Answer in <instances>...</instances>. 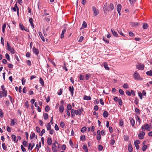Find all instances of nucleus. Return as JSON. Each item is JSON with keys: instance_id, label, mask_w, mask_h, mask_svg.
<instances>
[{"instance_id": "obj_1", "label": "nucleus", "mask_w": 152, "mask_h": 152, "mask_svg": "<svg viewBox=\"0 0 152 152\" xmlns=\"http://www.w3.org/2000/svg\"><path fill=\"white\" fill-rule=\"evenodd\" d=\"M114 8V5L112 3L110 4V5L108 7L107 3H106L105 4L103 7V9L105 11L110 12L113 10Z\"/></svg>"}, {"instance_id": "obj_2", "label": "nucleus", "mask_w": 152, "mask_h": 152, "mask_svg": "<svg viewBox=\"0 0 152 152\" xmlns=\"http://www.w3.org/2000/svg\"><path fill=\"white\" fill-rule=\"evenodd\" d=\"M151 128V126H150L148 124H146L144 126H142L141 127L142 130L144 131L146 130L148 131H150Z\"/></svg>"}, {"instance_id": "obj_3", "label": "nucleus", "mask_w": 152, "mask_h": 152, "mask_svg": "<svg viewBox=\"0 0 152 152\" xmlns=\"http://www.w3.org/2000/svg\"><path fill=\"white\" fill-rule=\"evenodd\" d=\"M6 47H7V49L8 50L10 51L12 54H14L15 53V51L14 49L13 48H12L10 45L9 43L8 42H7V46Z\"/></svg>"}, {"instance_id": "obj_4", "label": "nucleus", "mask_w": 152, "mask_h": 152, "mask_svg": "<svg viewBox=\"0 0 152 152\" xmlns=\"http://www.w3.org/2000/svg\"><path fill=\"white\" fill-rule=\"evenodd\" d=\"M133 77L135 80H136L141 79L139 74L137 71H135L133 74Z\"/></svg>"}, {"instance_id": "obj_5", "label": "nucleus", "mask_w": 152, "mask_h": 152, "mask_svg": "<svg viewBox=\"0 0 152 152\" xmlns=\"http://www.w3.org/2000/svg\"><path fill=\"white\" fill-rule=\"evenodd\" d=\"M52 149L53 152H58V148L57 146L55 143L52 144Z\"/></svg>"}, {"instance_id": "obj_6", "label": "nucleus", "mask_w": 152, "mask_h": 152, "mask_svg": "<svg viewBox=\"0 0 152 152\" xmlns=\"http://www.w3.org/2000/svg\"><path fill=\"white\" fill-rule=\"evenodd\" d=\"M92 9L94 12V15L95 16H96L99 14V12L98 10L95 7L93 6Z\"/></svg>"}, {"instance_id": "obj_7", "label": "nucleus", "mask_w": 152, "mask_h": 152, "mask_svg": "<svg viewBox=\"0 0 152 152\" xmlns=\"http://www.w3.org/2000/svg\"><path fill=\"white\" fill-rule=\"evenodd\" d=\"M136 68L139 70H143L144 68V66L142 64H138L136 65Z\"/></svg>"}, {"instance_id": "obj_8", "label": "nucleus", "mask_w": 152, "mask_h": 152, "mask_svg": "<svg viewBox=\"0 0 152 152\" xmlns=\"http://www.w3.org/2000/svg\"><path fill=\"white\" fill-rule=\"evenodd\" d=\"M7 91L6 90L0 91V97H2L4 96H6L7 95Z\"/></svg>"}, {"instance_id": "obj_9", "label": "nucleus", "mask_w": 152, "mask_h": 152, "mask_svg": "<svg viewBox=\"0 0 152 152\" xmlns=\"http://www.w3.org/2000/svg\"><path fill=\"white\" fill-rule=\"evenodd\" d=\"M140 143V141L138 140H137L134 142V145L137 150H138L139 148V146L138 144Z\"/></svg>"}, {"instance_id": "obj_10", "label": "nucleus", "mask_w": 152, "mask_h": 152, "mask_svg": "<svg viewBox=\"0 0 152 152\" xmlns=\"http://www.w3.org/2000/svg\"><path fill=\"white\" fill-rule=\"evenodd\" d=\"M32 49L34 53L37 56L39 54V53L38 49H37L34 47H33Z\"/></svg>"}, {"instance_id": "obj_11", "label": "nucleus", "mask_w": 152, "mask_h": 152, "mask_svg": "<svg viewBox=\"0 0 152 152\" xmlns=\"http://www.w3.org/2000/svg\"><path fill=\"white\" fill-rule=\"evenodd\" d=\"M14 12H16L17 10V13L18 14L19 13V9L18 7L17 6V4H16L14 7L12 8Z\"/></svg>"}, {"instance_id": "obj_12", "label": "nucleus", "mask_w": 152, "mask_h": 152, "mask_svg": "<svg viewBox=\"0 0 152 152\" xmlns=\"http://www.w3.org/2000/svg\"><path fill=\"white\" fill-rule=\"evenodd\" d=\"M145 132H143L140 133L138 135V137L139 139H142L144 137V136L145 135Z\"/></svg>"}, {"instance_id": "obj_13", "label": "nucleus", "mask_w": 152, "mask_h": 152, "mask_svg": "<svg viewBox=\"0 0 152 152\" xmlns=\"http://www.w3.org/2000/svg\"><path fill=\"white\" fill-rule=\"evenodd\" d=\"M69 91H70L72 96H73L74 94V88L73 86H69Z\"/></svg>"}, {"instance_id": "obj_14", "label": "nucleus", "mask_w": 152, "mask_h": 152, "mask_svg": "<svg viewBox=\"0 0 152 152\" xmlns=\"http://www.w3.org/2000/svg\"><path fill=\"white\" fill-rule=\"evenodd\" d=\"M129 120L131 124L132 127H134L135 124L134 120L132 118H130Z\"/></svg>"}, {"instance_id": "obj_15", "label": "nucleus", "mask_w": 152, "mask_h": 152, "mask_svg": "<svg viewBox=\"0 0 152 152\" xmlns=\"http://www.w3.org/2000/svg\"><path fill=\"white\" fill-rule=\"evenodd\" d=\"M66 31V28H65L63 30L62 33H61V37H60V38L61 39H62L64 38V34L65 33Z\"/></svg>"}, {"instance_id": "obj_16", "label": "nucleus", "mask_w": 152, "mask_h": 152, "mask_svg": "<svg viewBox=\"0 0 152 152\" xmlns=\"http://www.w3.org/2000/svg\"><path fill=\"white\" fill-rule=\"evenodd\" d=\"M82 113V111L80 109H79L77 110H75V114L76 115H80Z\"/></svg>"}, {"instance_id": "obj_17", "label": "nucleus", "mask_w": 152, "mask_h": 152, "mask_svg": "<svg viewBox=\"0 0 152 152\" xmlns=\"http://www.w3.org/2000/svg\"><path fill=\"white\" fill-rule=\"evenodd\" d=\"M36 137V138L37 139V136H35V134L34 132L31 133L30 135V137L31 139H32L33 138H34Z\"/></svg>"}, {"instance_id": "obj_18", "label": "nucleus", "mask_w": 152, "mask_h": 152, "mask_svg": "<svg viewBox=\"0 0 152 152\" xmlns=\"http://www.w3.org/2000/svg\"><path fill=\"white\" fill-rule=\"evenodd\" d=\"M111 31L115 37H117L118 34L113 29H111Z\"/></svg>"}, {"instance_id": "obj_19", "label": "nucleus", "mask_w": 152, "mask_h": 152, "mask_svg": "<svg viewBox=\"0 0 152 152\" xmlns=\"http://www.w3.org/2000/svg\"><path fill=\"white\" fill-rule=\"evenodd\" d=\"M128 150L129 152H132L133 151V148L131 144H129L128 145Z\"/></svg>"}, {"instance_id": "obj_20", "label": "nucleus", "mask_w": 152, "mask_h": 152, "mask_svg": "<svg viewBox=\"0 0 152 152\" xmlns=\"http://www.w3.org/2000/svg\"><path fill=\"white\" fill-rule=\"evenodd\" d=\"M47 142L48 144L49 145H51L52 142V140L51 139L50 137H48L47 140Z\"/></svg>"}, {"instance_id": "obj_21", "label": "nucleus", "mask_w": 152, "mask_h": 152, "mask_svg": "<svg viewBox=\"0 0 152 152\" xmlns=\"http://www.w3.org/2000/svg\"><path fill=\"white\" fill-rule=\"evenodd\" d=\"M12 139L13 141H14L15 142H17V140H16V137L15 135L14 134H12L11 135Z\"/></svg>"}, {"instance_id": "obj_22", "label": "nucleus", "mask_w": 152, "mask_h": 152, "mask_svg": "<svg viewBox=\"0 0 152 152\" xmlns=\"http://www.w3.org/2000/svg\"><path fill=\"white\" fill-rule=\"evenodd\" d=\"M87 26V24L86 22L83 21L82 25V27L80 29H83L86 28Z\"/></svg>"}, {"instance_id": "obj_23", "label": "nucleus", "mask_w": 152, "mask_h": 152, "mask_svg": "<svg viewBox=\"0 0 152 152\" xmlns=\"http://www.w3.org/2000/svg\"><path fill=\"white\" fill-rule=\"evenodd\" d=\"M60 113H62L64 110V107L63 105H61L59 108Z\"/></svg>"}, {"instance_id": "obj_24", "label": "nucleus", "mask_w": 152, "mask_h": 152, "mask_svg": "<svg viewBox=\"0 0 152 152\" xmlns=\"http://www.w3.org/2000/svg\"><path fill=\"white\" fill-rule=\"evenodd\" d=\"M84 100H89L91 99V98L90 96H88L86 95H85L83 97Z\"/></svg>"}, {"instance_id": "obj_25", "label": "nucleus", "mask_w": 152, "mask_h": 152, "mask_svg": "<svg viewBox=\"0 0 152 152\" xmlns=\"http://www.w3.org/2000/svg\"><path fill=\"white\" fill-rule=\"evenodd\" d=\"M47 130H49L51 129V126L50 123H48L46 125Z\"/></svg>"}, {"instance_id": "obj_26", "label": "nucleus", "mask_w": 152, "mask_h": 152, "mask_svg": "<svg viewBox=\"0 0 152 152\" xmlns=\"http://www.w3.org/2000/svg\"><path fill=\"white\" fill-rule=\"evenodd\" d=\"M38 33H39V34L40 37H41V39H42V40L43 42H45V39L43 37V36H42V33L40 32L39 31Z\"/></svg>"}, {"instance_id": "obj_27", "label": "nucleus", "mask_w": 152, "mask_h": 152, "mask_svg": "<svg viewBox=\"0 0 152 152\" xmlns=\"http://www.w3.org/2000/svg\"><path fill=\"white\" fill-rule=\"evenodd\" d=\"M15 119H11L10 121V125L12 126H13L15 124Z\"/></svg>"}, {"instance_id": "obj_28", "label": "nucleus", "mask_w": 152, "mask_h": 152, "mask_svg": "<svg viewBox=\"0 0 152 152\" xmlns=\"http://www.w3.org/2000/svg\"><path fill=\"white\" fill-rule=\"evenodd\" d=\"M103 64L104 65V67L105 68V69H106V70H109V68L108 66L107 63L105 62H104L103 63Z\"/></svg>"}, {"instance_id": "obj_29", "label": "nucleus", "mask_w": 152, "mask_h": 152, "mask_svg": "<svg viewBox=\"0 0 152 152\" xmlns=\"http://www.w3.org/2000/svg\"><path fill=\"white\" fill-rule=\"evenodd\" d=\"M39 83L41 84L42 86H43L44 85V82L43 79L41 77L39 78Z\"/></svg>"}, {"instance_id": "obj_30", "label": "nucleus", "mask_w": 152, "mask_h": 152, "mask_svg": "<svg viewBox=\"0 0 152 152\" xmlns=\"http://www.w3.org/2000/svg\"><path fill=\"white\" fill-rule=\"evenodd\" d=\"M29 21L30 23L31 26L33 28L34 27V25L33 23V19L32 18H31L29 19Z\"/></svg>"}, {"instance_id": "obj_31", "label": "nucleus", "mask_w": 152, "mask_h": 152, "mask_svg": "<svg viewBox=\"0 0 152 152\" xmlns=\"http://www.w3.org/2000/svg\"><path fill=\"white\" fill-rule=\"evenodd\" d=\"M83 148L85 152H87L88 151V149L87 145H83Z\"/></svg>"}, {"instance_id": "obj_32", "label": "nucleus", "mask_w": 152, "mask_h": 152, "mask_svg": "<svg viewBox=\"0 0 152 152\" xmlns=\"http://www.w3.org/2000/svg\"><path fill=\"white\" fill-rule=\"evenodd\" d=\"M146 74L148 76H152V71L150 70V71H147L146 72Z\"/></svg>"}, {"instance_id": "obj_33", "label": "nucleus", "mask_w": 152, "mask_h": 152, "mask_svg": "<svg viewBox=\"0 0 152 152\" xmlns=\"http://www.w3.org/2000/svg\"><path fill=\"white\" fill-rule=\"evenodd\" d=\"M121 5L120 4H118L117 7V11H121Z\"/></svg>"}, {"instance_id": "obj_34", "label": "nucleus", "mask_w": 152, "mask_h": 152, "mask_svg": "<svg viewBox=\"0 0 152 152\" xmlns=\"http://www.w3.org/2000/svg\"><path fill=\"white\" fill-rule=\"evenodd\" d=\"M108 113L106 111H105L103 113V116L104 118H106L108 116Z\"/></svg>"}, {"instance_id": "obj_35", "label": "nucleus", "mask_w": 152, "mask_h": 152, "mask_svg": "<svg viewBox=\"0 0 152 152\" xmlns=\"http://www.w3.org/2000/svg\"><path fill=\"white\" fill-rule=\"evenodd\" d=\"M44 118L45 120H47L48 118V115L47 113H44L43 114Z\"/></svg>"}, {"instance_id": "obj_36", "label": "nucleus", "mask_w": 152, "mask_h": 152, "mask_svg": "<svg viewBox=\"0 0 152 152\" xmlns=\"http://www.w3.org/2000/svg\"><path fill=\"white\" fill-rule=\"evenodd\" d=\"M39 147H38V144H37L36 147V149L37 150V151H38L39 150V148L41 147V142H39Z\"/></svg>"}, {"instance_id": "obj_37", "label": "nucleus", "mask_w": 152, "mask_h": 152, "mask_svg": "<svg viewBox=\"0 0 152 152\" xmlns=\"http://www.w3.org/2000/svg\"><path fill=\"white\" fill-rule=\"evenodd\" d=\"M86 130V128L85 126L82 127L81 130V131L82 133L85 132Z\"/></svg>"}, {"instance_id": "obj_38", "label": "nucleus", "mask_w": 152, "mask_h": 152, "mask_svg": "<svg viewBox=\"0 0 152 152\" xmlns=\"http://www.w3.org/2000/svg\"><path fill=\"white\" fill-rule=\"evenodd\" d=\"M148 27V24L146 23H144L143 26L142 28L143 29H146Z\"/></svg>"}, {"instance_id": "obj_39", "label": "nucleus", "mask_w": 152, "mask_h": 152, "mask_svg": "<svg viewBox=\"0 0 152 152\" xmlns=\"http://www.w3.org/2000/svg\"><path fill=\"white\" fill-rule=\"evenodd\" d=\"M123 87L124 88H128L129 87V85L127 83H125L123 85Z\"/></svg>"}, {"instance_id": "obj_40", "label": "nucleus", "mask_w": 152, "mask_h": 152, "mask_svg": "<svg viewBox=\"0 0 152 152\" xmlns=\"http://www.w3.org/2000/svg\"><path fill=\"white\" fill-rule=\"evenodd\" d=\"M72 106L71 104H69L67 105V110H72Z\"/></svg>"}, {"instance_id": "obj_41", "label": "nucleus", "mask_w": 152, "mask_h": 152, "mask_svg": "<svg viewBox=\"0 0 152 152\" xmlns=\"http://www.w3.org/2000/svg\"><path fill=\"white\" fill-rule=\"evenodd\" d=\"M91 74L89 73H88L86 74L85 77V79L86 80H88L89 77L91 76Z\"/></svg>"}, {"instance_id": "obj_42", "label": "nucleus", "mask_w": 152, "mask_h": 152, "mask_svg": "<svg viewBox=\"0 0 152 152\" xmlns=\"http://www.w3.org/2000/svg\"><path fill=\"white\" fill-rule=\"evenodd\" d=\"M63 91V89H60L59 90L58 92V94L59 95H61L62 94V93Z\"/></svg>"}, {"instance_id": "obj_43", "label": "nucleus", "mask_w": 152, "mask_h": 152, "mask_svg": "<svg viewBox=\"0 0 152 152\" xmlns=\"http://www.w3.org/2000/svg\"><path fill=\"white\" fill-rule=\"evenodd\" d=\"M6 24L4 23L2 26V31H3V33H4V32L5 30V29L6 27Z\"/></svg>"}, {"instance_id": "obj_44", "label": "nucleus", "mask_w": 152, "mask_h": 152, "mask_svg": "<svg viewBox=\"0 0 152 152\" xmlns=\"http://www.w3.org/2000/svg\"><path fill=\"white\" fill-rule=\"evenodd\" d=\"M2 147L3 149L4 150H7V147L6 146L5 143H4L2 144Z\"/></svg>"}, {"instance_id": "obj_45", "label": "nucleus", "mask_w": 152, "mask_h": 152, "mask_svg": "<svg viewBox=\"0 0 152 152\" xmlns=\"http://www.w3.org/2000/svg\"><path fill=\"white\" fill-rule=\"evenodd\" d=\"M135 111L138 114H140V110L137 108L135 109Z\"/></svg>"}, {"instance_id": "obj_46", "label": "nucleus", "mask_w": 152, "mask_h": 152, "mask_svg": "<svg viewBox=\"0 0 152 152\" xmlns=\"http://www.w3.org/2000/svg\"><path fill=\"white\" fill-rule=\"evenodd\" d=\"M138 94L140 98V99H142V93L141 92H140L139 91L138 93Z\"/></svg>"}, {"instance_id": "obj_47", "label": "nucleus", "mask_w": 152, "mask_h": 152, "mask_svg": "<svg viewBox=\"0 0 152 152\" xmlns=\"http://www.w3.org/2000/svg\"><path fill=\"white\" fill-rule=\"evenodd\" d=\"M80 139L82 141H83L86 139L85 136L84 135H81L80 137Z\"/></svg>"}, {"instance_id": "obj_48", "label": "nucleus", "mask_w": 152, "mask_h": 152, "mask_svg": "<svg viewBox=\"0 0 152 152\" xmlns=\"http://www.w3.org/2000/svg\"><path fill=\"white\" fill-rule=\"evenodd\" d=\"M96 138L97 140H100L101 138V134H97Z\"/></svg>"}, {"instance_id": "obj_49", "label": "nucleus", "mask_w": 152, "mask_h": 152, "mask_svg": "<svg viewBox=\"0 0 152 152\" xmlns=\"http://www.w3.org/2000/svg\"><path fill=\"white\" fill-rule=\"evenodd\" d=\"M139 24L138 23H132V25L134 26H139Z\"/></svg>"}, {"instance_id": "obj_50", "label": "nucleus", "mask_w": 152, "mask_h": 152, "mask_svg": "<svg viewBox=\"0 0 152 152\" xmlns=\"http://www.w3.org/2000/svg\"><path fill=\"white\" fill-rule=\"evenodd\" d=\"M103 40L106 43H109V40L108 39H107L104 37H103Z\"/></svg>"}, {"instance_id": "obj_51", "label": "nucleus", "mask_w": 152, "mask_h": 152, "mask_svg": "<svg viewBox=\"0 0 152 152\" xmlns=\"http://www.w3.org/2000/svg\"><path fill=\"white\" fill-rule=\"evenodd\" d=\"M6 58L8 61L10 60V57L8 53H6L5 55Z\"/></svg>"}, {"instance_id": "obj_52", "label": "nucleus", "mask_w": 152, "mask_h": 152, "mask_svg": "<svg viewBox=\"0 0 152 152\" xmlns=\"http://www.w3.org/2000/svg\"><path fill=\"white\" fill-rule=\"evenodd\" d=\"M45 130L44 129H43L42 130V131H41V132L40 134H39V135L40 136H42L43 134L45 133Z\"/></svg>"}, {"instance_id": "obj_53", "label": "nucleus", "mask_w": 152, "mask_h": 152, "mask_svg": "<svg viewBox=\"0 0 152 152\" xmlns=\"http://www.w3.org/2000/svg\"><path fill=\"white\" fill-rule=\"evenodd\" d=\"M19 26L21 30H25L24 28V27L23 25L20 24L19 25Z\"/></svg>"}, {"instance_id": "obj_54", "label": "nucleus", "mask_w": 152, "mask_h": 152, "mask_svg": "<svg viewBox=\"0 0 152 152\" xmlns=\"http://www.w3.org/2000/svg\"><path fill=\"white\" fill-rule=\"evenodd\" d=\"M60 126L62 128H63L65 126V124L64 122L61 121L60 123Z\"/></svg>"}, {"instance_id": "obj_55", "label": "nucleus", "mask_w": 152, "mask_h": 152, "mask_svg": "<svg viewBox=\"0 0 152 152\" xmlns=\"http://www.w3.org/2000/svg\"><path fill=\"white\" fill-rule=\"evenodd\" d=\"M66 145H64V144L62 145L61 147V149L63 150H65V149H66Z\"/></svg>"}, {"instance_id": "obj_56", "label": "nucleus", "mask_w": 152, "mask_h": 152, "mask_svg": "<svg viewBox=\"0 0 152 152\" xmlns=\"http://www.w3.org/2000/svg\"><path fill=\"white\" fill-rule=\"evenodd\" d=\"M21 149L22 151L23 152H24L26 151V149L24 148V147L22 145H21Z\"/></svg>"}, {"instance_id": "obj_57", "label": "nucleus", "mask_w": 152, "mask_h": 152, "mask_svg": "<svg viewBox=\"0 0 152 152\" xmlns=\"http://www.w3.org/2000/svg\"><path fill=\"white\" fill-rule=\"evenodd\" d=\"M119 92L121 95H123L124 94V91L121 89L119 90Z\"/></svg>"}, {"instance_id": "obj_58", "label": "nucleus", "mask_w": 152, "mask_h": 152, "mask_svg": "<svg viewBox=\"0 0 152 152\" xmlns=\"http://www.w3.org/2000/svg\"><path fill=\"white\" fill-rule=\"evenodd\" d=\"M147 148V146L146 145H144L142 147V150L143 151H145Z\"/></svg>"}, {"instance_id": "obj_59", "label": "nucleus", "mask_w": 152, "mask_h": 152, "mask_svg": "<svg viewBox=\"0 0 152 152\" xmlns=\"http://www.w3.org/2000/svg\"><path fill=\"white\" fill-rule=\"evenodd\" d=\"M124 124V122L122 120H121L119 122V125L121 126H122Z\"/></svg>"}, {"instance_id": "obj_60", "label": "nucleus", "mask_w": 152, "mask_h": 152, "mask_svg": "<svg viewBox=\"0 0 152 152\" xmlns=\"http://www.w3.org/2000/svg\"><path fill=\"white\" fill-rule=\"evenodd\" d=\"M50 109V107L49 106H47L45 108V110L46 112H48Z\"/></svg>"}, {"instance_id": "obj_61", "label": "nucleus", "mask_w": 152, "mask_h": 152, "mask_svg": "<svg viewBox=\"0 0 152 152\" xmlns=\"http://www.w3.org/2000/svg\"><path fill=\"white\" fill-rule=\"evenodd\" d=\"M50 132H49V133H50V134L51 135H52L54 133V130L53 129H51L50 130Z\"/></svg>"}, {"instance_id": "obj_62", "label": "nucleus", "mask_w": 152, "mask_h": 152, "mask_svg": "<svg viewBox=\"0 0 152 152\" xmlns=\"http://www.w3.org/2000/svg\"><path fill=\"white\" fill-rule=\"evenodd\" d=\"M83 37L82 36H81L80 37V39H79L78 41L79 42H80L82 41V40H83Z\"/></svg>"}, {"instance_id": "obj_63", "label": "nucleus", "mask_w": 152, "mask_h": 152, "mask_svg": "<svg viewBox=\"0 0 152 152\" xmlns=\"http://www.w3.org/2000/svg\"><path fill=\"white\" fill-rule=\"evenodd\" d=\"M129 138V137L127 135H125L124 136V139L125 140H128Z\"/></svg>"}, {"instance_id": "obj_64", "label": "nucleus", "mask_w": 152, "mask_h": 152, "mask_svg": "<svg viewBox=\"0 0 152 152\" xmlns=\"http://www.w3.org/2000/svg\"><path fill=\"white\" fill-rule=\"evenodd\" d=\"M114 100L116 102H117L119 101V99L118 97H115L114 98Z\"/></svg>"}]
</instances>
